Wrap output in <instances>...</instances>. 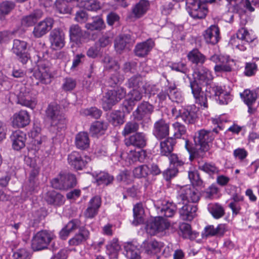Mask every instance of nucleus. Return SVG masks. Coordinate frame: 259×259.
<instances>
[{
    "mask_svg": "<svg viewBox=\"0 0 259 259\" xmlns=\"http://www.w3.org/2000/svg\"><path fill=\"white\" fill-rule=\"evenodd\" d=\"M200 199V193L194 187L184 186L178 191L176 202L178 204H190L197 202Z\"/></svg>",
    "mask_w": 259,
    "mask_h": 259,
    "instance_id": "423d86ee",
    "label": "nucleus"
},
{
    "mask_svg": "<svg viewBox=\"0 0 259 259\" xmlns=\"http://www.w3.org/2000/svg\"><path fill=\"white\" fill-rule=\"evenodd\" d=\"M226 231V228L224 224H219L216 228L213 225H208L202 232V236L203 238L212 236L221 237L224 235Z\"/></svg>",
    "mask_w": 259,
    "mask_h": 259,
    "instance_id": "4be33fe9",
    "label": "nucleus"
},
{
    "mask_svg": "<svg viewBox=\"0 0 259 259\" xmlns=\"http://www.w3.org/2000/svg\"><path fill=\"white\" fill-rule=\"evenodd\" d=\"M101 201L99 196H96L89 202V205L84 212V215L88 218H94L98 213L101 206Z\"/></svg>",
    "mask_w": 259,
    "mask_h": 259,
    "instance_id": "c85d7f7f",
    "label": "nucleus"
},
{
    "mask_svg": "<svg viewBox=\"0 0 259 259\" xmlns=\"http://www.w3.org/2000/svg\"><path fill=\"white\" fill-rule=\"evenodd\" d=\"M11 87V84L8 78L0 71V92L8 91Z\"/></svg>",
    "mask_w": 259,
    "mask_h": 259,
    "instance_id": "0e129e2a",
    "label": "nucleus"
},
{
    "mask_svg": "<svg viewBox=\"0 0 259 259\" xmlns=\"http://www.w3.org/2000/svg\"><path fill=\"white\" fill-rule=\"evenodd\" d=\"M81 113L85 116H90L95 119H98L102 115V111L96 107L87 108L81 111Z\"/></svg>",
    "mask_w": 259,
    "mask_h": 259,
    "instance_id": "052dcab7",
    "label": "nucleus"
},
{
    "mask_svg": "<svg viewBox=\"0 0 259 259\" xmlns=\"http://www.w3.org/2000/svg\"><path fill=\"white\" fill-rule=\"evenodd\" d=\"M149 3L146 0H140L132 9V14L136 18H139L143 16L147 11Z\"/></svg>",
    "mask_w": 259,
    "mask_h": 259,
    "instance_id": "c9c22d12",
    "label": "nucleus"
},
{
    "mask_svg": "<svg viewBox=\"0 0 259 259\" xmlns=\"http://www.w3.org/2000/svg\"><path fill=\"white\" fill-rule=\"evenodd\" d=\"M120 248L118 240L116 238H114L106 245L107 253L114 258L117 257V253Z\"/></svg>",
    "mask_w": 259,
    "mask_h": 259,
    "instance_id": "79ce46f5",
    "label": "nucleus"
},
{
    "mask_svg": "<svg viewBox=\"0 0 259 259\" xmlns=\"http://www.w3.org/2000/svg\"><path fill=\"white\" fill-rule=\"evenodd\" d=\"M167 92H169V98L172 101L179 102L181 100L182 96L181 93L178 91L175 83L169 85Z\"/></svg>",
    "mask_w": 259,
    "mask_h": 259,
    "instance_id": "603ef678",
    "label": "nucleus"
},
{
    "mask_svg": "<svg viewBox=\"0 0 259 259\" xmlns=\"http://www.w3.org/2000/svg\"><path fill=\"white\" fill-rule=\"evenodd\" d=\"M170 67L172 70L182 72L185 74L189 71L186 64L182 62L172 63Z\"/></svg>",
    "mask_w": 259,
    "mask_h": 259,
    "instance_id": "69168bd1",
    "label": "nucleus"
},
{
    "mask_svg": "<svg viewBox=\"0 0 259 259\" xmlns=\"http://www.w3.org/2000/svg\"><path fill=\"white\" fill-rule=\"evenodd\" d=\"M27 44L26 41L19 39H14L12 48L13 52L16 55L18 59L23 64H26L29 57L26 52Z\"/></svg>",
    "mask_w": 259,
    "mask_h": 259,
    "instance_id": "2eb2a0df",
    "label": "nucleus"
},
{
    "mask_svg": "<svg viewBox=\"0 0 259 259\" xmlns=\"http://www.w3.org/2000/svg\"><path fill=\"white\" fill-rule=\"evenodd\" d=\"M205 40L207 44H216L220 39V30L218 26L211 25L203 33Z\"/></svg>",
    "mask_w": 259,
    "mask_h": 259,
    "instance_id": "bb28decb",
    "label": "nucleus"
},
{
    "mask_svg": "<svg viewBox=\"0 0 259 259\" xmlns=\"http://www.w3.org/2000/svg\"><path fill=\"white\" fill-rule=\"evenodd\" d=\"M142 248L145 251V252L148 254H155L160 252L162 244L155 240H152L149 241H145L143 242Z\"/></svg>",
    "mask_w": 259,
    "mask_h": 259,
    "instance_id": "c756f323",
    "label": "nucleus"
},
{
    "mask_svg": "<svg viewBox=\"0 0 259 259\" xmlns=\"http://www.w3.org/2000/svg\"><path fill=\"white\" fill-rule=\"evenodd\" d=\"M109 121L114 126L122 124L124 122V116L120 111H115L110 114Z\"/></svg>",
    "mask_w": 259,
    "mask_h": 259,
    "instance_id": "864d4df0",
    "label": "nucleus"
},
{
    "mask_svg": "<svg viewBox=\"0 0 259 259\" xmlns=\"http://www.w3.org/2000/svg\"><path fill=\"white\" fill-rule=\"evenodd\" d=\"M49 40L54 50H59L65 45V34L60 28L54 29L49 35Z\"/></svg>",
    "mask_w": 259,
    "mask_h": 259,
    "instance_id": "f3484780",
    "label": "nucleus"
},
{
    "mask_svg": "<svg viewBox=\"0 0 259 259\" xmlns=\"http://www.w3.org/2000/svg\"><path fill=\"white\" fill-rule=\"evenodd\" d=\"M154 46V41L151 39L139 43L136 45L134 49L136 56L144 57L147 55Z\"/></svg>",
    "mask_w": 259,
    "mask_h": 259,
    "instance_id": "393cba45",
    "label": "nucleus"
},
{
    "mask_svg": "<svg viewBox=\"0 0 259 259\" xmlns=\"http://www.w3.org/2000/svg\"><path fill=\"white\" fill-rule=\"evenodd\" d=\"M126 91L123 88L109 91L102 99V107L105 111L111 109L112 107L124 98Z\"/></svg>",
    "mask_w": 259,
    "mask_h": 259,
    "instance_id": "6e6552de",
    "label": "nucleus"
},
{
    "mask_svg": "<svg viewBox=\"0 0 259 259\" xmlns=\"http://www.w3.org/2000/svg\"><path fill=\"white\" fill-rule=\"evenodd\" d=\"M54 235L46 230L38 232L32 238L31 246L34 251L40 250L47 248L53 239Z\"/></svg>",
    "mask_w": 259,
    "mask_h": 259,
    "instance_id": "1a4fd4ad",
    "label": "nucleus"
},
{
    "mask_svg": "<svg viewBox=\"0 0 259 259\" xmlns=\"http://www.w3.org/2000/svg\"><path fill=\"white\" fill-rule=\"evenodd\" d=\"M174 128V136L175 138H181L187 132L186 126L179 122H176L172 124Z\"/></svg>",
    "mask_w": 259,
    "mask_h": 259,
    "instance_id": "5fc2aeb1",
    "label": "nucleus"
},
{
    "mask_svg": "<svg viewBox=\"0 0 259 259\" xmlns=\"http://www.w3.org/2000/svg\"><path fill=\"white\" fill-rule=\"evenodd\" d=\"M176 143L175 139L172 137L166 138L161 141L160 143L161 154L166 156L170 154Z\"/></svg>",
    "mask_w": 259,
    "mask_h": 259,
    "instance_id": "e433bc0d",
    "label": "nucleus"
},
{
    "mask_svg": "<svg viewBox=\"0 0 259 259\" xmlns=\"http://www.w3.org/2000/svg\"><path fill=\"white\" fill-rule=\"evenodd\" d=\"M240 96L243 99L244 103L247 105H252L256 101V93L249 90H245L243 93L240 94Z\"/></svg>",
    "mask_w": 259,
    "mask_h": 259,
    "instance_id": "49530a36",
    "label": "nucleus"
},
{
    "mask_svg": "<svg viewBox=\"0 0 259 259\" xmlns=\"http://www.w3.org/2000/svg\"><path fill=\"white\" fill-rule=\"evenodd\" d=\"M197 111L198 109L194 105L182 107L179 110V114L176 117L181 118L187 124H193L197 117Z\"/></svg>",
    "mask_w": 259,
    "mask_h": 259,
    "instance_id": "4468645a",
    "label": "nucleus"
},
{
    "mask_svg": "<svg viewBox=\"0 0 259 259\" xmlns=\"http://www.w3.org/2000/svg\"><path fill=\"white\" fill-rule=\"evenodd\" d=\"M232 199L233 201L229 203V207L232 209L233 213L236 215L239 212L240 209L238 202L242 201L243 197L238 193H235L232 196Z\"/></svg>",
    "mask_w": 259,
    "mask_h": 259,
    "instance_id": "8fccbe9b",
    "label": "nucleus"
},
{
    "mask_svg": "<svg viewBox=\"0 0 259 259\" xmlns=\"http://www.w3.org/2000/svg\"><path fill=\"white\" fill-rule=\"evenodd\" d=\"M45 200L50 204L60 206L64 202V196L55 191L48 192L45 196Z\"/></svg>",
    "mask_w": 259,
    "mask_h": 259,
    "instance_id": "72a5a7b5",
    "label": "nucleus"
},
{
    "mask_svg": "<svg viewBox=\"0 0 259 259\" xmlns=\"http://www.w3.org/2000/svg\"><path fill=\"white\" fill-rule=\"evenodd\" d=\"M53 188L61 190H66L75 186L76 179L75 176L71 173H60L51 181Z\"/></svg>",
    "mask_w": 259,
    "mask_h": 259,
    "instance_id": "0eeeda50",
    "label": "nucleus"
},
{
    "mask_svg": "<svg viewBox=\"0 0 259 259\" xmlns=\"http://www.w3.org/2000/svg\"><path fill=\"white\" fill-rule=\"evenodd\" d=\"M134 219L133 224L134 225H138L143 222L144 220L143 215L144 214V210L141 204H136L133 208Z\"/></svg>",
    "mask_w": 259,
    "mask_h": 259,
    "instance_id": "37998d69",
    "label": "nucleus"
},
{
    "mask_svg": "<svg viewBox=\"0 0 259 259\" xmlns=\"http://www.w3.org/2000/svg\"><path fill=\"white\" fill-rule=\"evenodd\" d=\"M193 80L191 81L190 86L196 102L204 107H207V96L202 91V87L207 84L212 76L210 72L206 68L195 69L193 73Z\"/></svg>",
    "mask_w": 259,
    "mask_h": 259,
    "instance_id": "7ed1b4c3",
    "label": "nucleus"
},
{
    "mask_svg": "<svg viewBox=\"0 0 259 259\" xmlns=\"http://www.w3.org/2000/svg\"><path fill=\"white\" fill-rule=\"evenodd\" d=\"M150 171V168L147 165H142L136 167L133 173L137 178L146 177L148 176Z\"/></svg>",
    "mask_w": 259,
    "mask_h": 259,
    "instance_id": "e2e57ef3",
    "label": "nucleus"
},
{
    "mask_svg": "<svg viewBox=\"0 0 259 259\" xmlns=\"http://www.w3.org/2000/svg\"><path fill=\"white\" fill-rule=\"evenodd\" d=\"M188 177L193 185L202 186L203 181L200 177L198 172L196 170H190L188 172Z\"/></svg>",
    "mask_w": 259,
    "mask_h": 259,
    "instance_id": "680f3d73",
    "label": "nucleus"
},
{
    "mask_svg": "<svg viewBox=\"0 0 259 259\" xmlns=\"http://www.w3.org/2000/svg\"><path fill=\"white\" fill-rule=\"evenodd\" d=\"M90 236V232L84 227L79 228V232L70 239L68 243L70 246H77L85 242Z\"/></svg>",
    "mask_w": 259,
    "mask_h": 259,
    "instance_id": "7c9ffc66",
    "label": "nucleus"
},
{
    "mask_svg": "<svg viewBox=\"0 0 259 259\" xmlns=\"http://www.w3.org/2000/svg\"><path fill=\"white\" fill-rule=\"evenodd\" d=\"M212 122L214 124H218L217 128H214L212 131L202 129L195 133L194 137L195 146L188 140H185V146L190 154L189 159L191 161L195 158H203L206 152L209 149V144L214 138L213 133H219L218 128L222 130L220 125L222 120L220 118L213 119Z\"/></svg>",
    "mask_w": 259,
    "mask_h": 259,
    "instance_id": "f257e3e1",
    "label": "nucleus"
},
{
    "mask_svg": "<svg viewBox=\"0 0 259 259\" xmlns=\"http://www.w3.org/2000/svg\"><path fill=\"white\" fill-rule=\"evenodd\" d=\"M209 60L216 64L214 67L215 72H231L232 70L233 60L217 54L211 56Z\"/></svg>",
    "mask_w": 259,
    "mask_h": 259,
    "instance_id": "9b49d317",
    "label": "nucleus"
},
{
    "mask_svg": "<svg viewBox=\"0 0 259 259\" xmlns=\"http://www.w3.org/2000/svg\"><path fill=\"white\" fill-rule=\"evenodd\" d=\"M33 76L41 83H50L53 77L50 63L48 62H40L38 68L33 73Z\"/></svg>",
    "mask_w": 259,
    "mask_h": 259,
    "instance_id": "9d476101",
    "label": "nucleus"
},
{
    "mask_svg": "<svg viewBox=\"0 0 259 259\" xmlns=\"http://www.w3.org/2000/svg\"><path fill=\"white\" fill-rule=\"evenodd\" d=\"M157 213L160 215L155 217L154 220L147 223L146 230L150 235H154L158 232H162L167 229L170 223L163 217L171 218L174 216L176 211V206L171 203L163 201L157 202L155 204Z\"/></svg>",
    "mask_w": 259,
    "mask_h": 259,
    "instance_id": "f03ea898",
    "label": "nucleus"
},
{
    "mask_svg": "<svg viewBox=\"0 0 259 259\" xmlns=\"http://www.w3.org/2000/svg\"><path fill=\"white\" fill-rule=\"evenodd\" d=\"M29 252L24 248L18 249L13 253V259H29Z\"/></svg>",
    "mask_w": 259,
    "mask_h": 259,
    "instance_id": "774afa93",
    "label": "nucleus"
},
{
    "mask_svg": "<svg viewBox=\"0 0 259 259\" xmlns=\"http://www.w3.org/2000/svg\"><path fill=\"white\" fill-rule=\"evenodd\" d=\"M180 209L179 213L182 220L191 221L196 215L197 207L196 205L192 204H183Z\"/></svg>",
    "mask_w": 259,
    "mask_h": 259,
    "instance_id": "a878e982",
    "label": "nucleus"
},
{
    "mask_svg": "<svg viewBox=\"0 0 259 259\" xmlns=\"http://www.w3.org/2000/svg\"><path fill=\"white\" fill-rule=\"evenodd\" d=\"M54 21L51 17L39 22L34 27L32 34L35 38H38L46 34L53 28Z\"/></svg>",
    "mask_w": 259,
    "mask_h": 259,
    "instance_id": "ddd939ff",
    "label": "nucleus"
},
{
    "mask_svg": "<svg viewBox=\"0 0 259 259\" xmlns=\"http://www.w3.org/2000/svg\"><path fill=\"white\" fill-rule=\"evenodd\" d=\"M15 4L12 1H4L0 4V19H5V16L14 9Z\"/></svg>",
    "mask_w": 259,
    "mask_h": 259,
    "instance_id": "ea45409f",
    "label": "nucleus"
},
{
    "mask_svg": "<svg viewBox=\"0 0 259 259\" xmlns=\"http://www.w3.org/2000/svg\"><path fill=\"white\" fill-rule=\"evenodd\" d=\"M67 159L69 165L77 170L83 169L91 160L90 157L83 156L81 153L76 151L69 154Z\"/></svg>",
    "mask_w": 259,
    "mask_h": 259,
    "instance_id": "f8f14e48",
    "label": "nucleus"
},
{
    "mask_svg": "<svg viewBox=\"0 0 259 259\" xmlns=\"http://www.w3.org/2000/svg\"><path fill=\"white\" fill-rule=\"evenodd\" d=\"M150 88L149 85H142V87L139 89H134L131 91V99L135 101L141 100L143 97V94H147L149 92L148 88Z\"/></svg>",
    "mask_w": 259,
    "mask_h": 259,
    "instance_id": "a18cd8bd",
    "label": "nucleus"
},
{
    "mask_svg": "<svg viewBox=\"0 0 259 259\" xmlns=\"http://www.w3.org/2000/svg\"><path fill=\"white\" fill-rule=\"evenodd\" d=\"M169 124L163 119L156 121L153 125V134L159 140L165 139L168 136Z\"/></svg>",
    "mask_w": 259,
    "mask_h": 259,
    "instance_id": "dca6fc26",
    "label": "nucleus"
},
{
    "mask_svg": "<svg viewBox=\"0 0 259 259\" xmlns=\"http://www.w3.org/2000/svg\"><path fill=\"white\" fill-rule=\"evenodd\" d=\"M124 80V76L119 72L115 71L112 74L109 78L107 83L108 85L113 87L116 84L121 83Z\"/></svg>",
    "mask_w": 259,
    "mask_h": 259,
    "instance_id": "4d7b16f0",
    "label": "nucleus"
},
{
    "mask_svg": "<svg viewBox=\"0 0 259 259\" xmlns=\"http://www.w3.org/2000/svg\"><path fill=\"white\" fill-rule=\"evenodd\" d=\"M199 169L209 174L212 175L217 174L219 172V168L214 164L206 162L203 164L199 165Z\"/></svg>",
    "mask_w": 259,
    "mask_h": 259,
    "instance_id": "13d9d810",
    "label": "nucleus"
},
{
    "mask_svg": "<svg viewBox=\"0 0 259 259\" xmlns=\"http://www.w3.org/2000/svg\"><path fill=\"white\" fill-rule=\"evenodd\" d=\"M143 82V78L141 75L139 74L134 75L130 77L127 80L125 85L131 89H139L144 85Z\"/></svg>",
    "mask_w": 259,
    "mask_h": 259,
    "instance_id": "a19ab883",
    "label": "nucleus"
},
{
    "mask_svg": "<svg viewBox=\"0 0 259 259\" xmlns=\"http://www.w3.org/2000/svg\"><path fill=\"white\" fill-rule=\"evenodd\" d=\"M154 106L148 102L143 101L138 106L133 112L134 118L137 120H141L144 118H150V115L154 111Z\"/></svg>",
    "mask_w": 259,
    "mask_h": 259,
    "instance_id": "a211bd4d",
    "label": "nucleus"
},
{
    "mask_svg": "<svg viewBox=\"0 0 259 259\" xmlns=\"http://www.w3.org/2000/svg\"><path fill=\"white\" fill-rule=\"evenodd\" d=\"M42 15L41 11H35L30 15L23 17L21 20L22 24L27 27L32 26L42 17Z\"/></svg>",
    "mask_w": 259,
    "mask_h": 259,
    "instance_id": "4c0bfd02",
    "label": "nucleus"
},
{
    "mask_svg": "<svg viewBox=\"0 0 259 259\" xmlns=\"http://www.w3.org/2000/svg\"><path fill=\"white\" fill-rule=\"evenodd\" d=\"M139 128V124L136 121L132 120L126 122L124 125L122 135L126 136L136 132Z\"/></svg>",
    "mask_w": 259,
    "mask_h": 259,
    "instance_id": "3c124183",
    "label": "nucleus"
},
{
    "mask_svg": "<svg viewBox=\"0 0 259 259\" xmlns=\"http://www.w3.org/2000/svg\"><path fill=\"white\" fill-rule=\"evenodd\" d=\"M208 210L215 219L221 218L225 214L223 207L218 203L209 204Z\"/></svg>",
    "mask_w": 259,
    "mask_h": 259,
    "instance_id": "c03bdc74",
    "label": "nucleus"
},
{
    "mask_svg": "<svg viewBox=\"0 0 259 259\" xmlns=\"http://www.w3.org/2000/svg\"><path fill=\"white\" fill-rule=\"evenodd\" d=\"M46 116L50 119L51 123V131L56 133H59L65 128L66 125V118L61 112L60 106L56 104H50L46 111Z\"/></svg>",
    "mask_w": 259,
    "mask_h": 259,
    "instance_id": "20e7f679",
    "label": "nucleus"
},
{
    "mask_svg": "<svg viewBox=\"0 0 259 259\" xmlns=\"http://www.w3.org/2000/svg\"><path fill=\"white\" fill-rule=\"evenodd\" d=\"M207 0H186V10L194 19H203L208 13Z\"/></svg>",
    "mask_w": 259,
    "mask_h": 259,
    "instance_id": "39448f33",
    "label": "nucleus"
},
{
    "mask_svg": "<svg viewBox=\"0 0 259 259\" xmlns=\"http://www.w3.org/2000/svg\"><path fill=\"white\" fill-rule=\"evenodd\" d=\"M57 10L60 13L69 14L71 11V7L69 6L68 2L64 0H58L55 3Z\"/></svg>",
    "mask_w": 259,
    "mask_h": 259,
    "instance_id": "bf43d9fd",
    "label": "nucleus"
},
{
    "mask_svg": "<svg viewBox=\"0 0 259 259\" xmlns=\"http://www.w3.org/2000/svg\"><path fill=\"white\" fill-rule=\"evenodd\" d=\"M114 178L112 176L105 172H100L96 174V180L98 185L105 184L108 185L111 184Z\"/></svg>",
    "mask_w": 259,
    "mask_h": 259,
    "instance_id": "09e8293b",
    "label": "nucleus"
},
{
    "mask_svg": "<svg viewBox=\"0 0 259 259\" xmlns=\"http://www.w3.org/2000/svg\"><path fill=\"white\" fill-rule=\"evenodd\" d=\"M206 93L209 94L210 97H215L216 100L219 101L221 104H227L229 99L228 94L224 91L221 87L210 86L206 89Z\"/></svg>",
    "mask_w": 259,
    "mask_h": 259,
    "instance_id": "6ab92c4d",
    "label": "nucleus"
},
{
    "mask_svg": "<svg viewBox=\"0 0 259 259\" xmlns=\"http://www.w3.org/2000/svg\"><path fill=\"white\" fill-rule=\"evenodd\" d=\"M104 27V22L103 19L100 17L96 18L92 23H87L85 26V27L87 29L91 30L92 31L101 30Z\"/></svg>",
    "mask_w": 259,
    "mask_h": 259,
    "instance_id": "6e6d98bb",
    "label": "nucleus"
},
{
    "mask_svg": "<svg viewBox=\"0 0 259 259\" xmlns=\"http://www.w3.org/2000/svg\"><path fill=\"white\" fill-rule=\"evenodd\" d=\"M75 145L78 149L85 150L89 147L90 140L87 133L79 132L75 136Z\"/></svg>",
    "mask_w": 259,
    "mask_h": 259,
    "instance_id": "58836bf2",
    "label": "nucleus"
},
{
    "mask_svg": "<svg viewBox=\"0 0 259 259\" xmlns=\"http://www.w3.org/2000/svg\"><path fill=\"white\" fill-rule=\"evenodd\" d=\"M10 139L13 149L18 151L25 146L26 135L20 131H16L11 134Z\"/></svg>",
    "mask_w": 259,
    "mask_h": 259,
    "instance_id": "cd10ccee",
    "label": "nucleus"
},
{
    "mask_svg": "<svg viewBox=\"0 0 259 259\" xmlns=\"http://www.w3.org/2000/svg\"><path fill=\"white\" fill-rule=\"evenodd\" d=\"M29 117L27 112L21 110L13 115L12 123L13 126L23 127L29 124Z\"/></svg>",
    "mask_w": 259,
    "mask_h": 259,
    "instance_id": "2f4dec72",
    "label": "nucleus"
},
{
    "mask_svg": "<svg viewBox=\"0 0 259 259\" xmlns=\"http://www.w3.org/2000/svg\"><path fill=\"white\" fill-rule=\"evenodd\" d=\"M17 99V103L23 106L28 107L32 109L35 106V98L32 96V93L29 91H27L25 89L23 90L22 89L18 95Z\"/></svg>",
    "mask_w": 259,
    "mask_h": 259,
    "instance_id": "b1692460",
    "label": "nucleus"
},
{
    "mask_svg": "<svg viewBox=\"0 0 259 259\" xmlns=\"http://www.w3.org/2000/svg\"><path fill=\"white\" fill-rule=\"evenodd\" d=\"M237 39L238 41L241 40L242 45L238 44L236 46L241 51H244L246 49L245 45H248L249 42L252 41V39L250 37L247 29L244 28H242L239 29L236 33ZM239 43V41H238Z\"/></svg>",
    "mask_w": 259,
    "mask_h": 259,
    "instance_id": "473e14b6",
    "label": "nucleus"
},
{
    "mask_svg": "<svg viewBox=\"0 0 259 259\" xmlns=\"http://www.w3.org/2000/svg\"><path fill=\"white\" fill-rule=\"evenodd\" d=\"M188 60L192 64H195V69L204 68L202 65L206 61V57L198 49H193L187 54Z\"/></svg>",
    "mask_w": 259,
    "mask_h": 259,
    "instance_id": "5701e85b",
    "label": "nucleus"
},
{
    "mask_svg": "<svg viewBox=\"0 0 259 259\" xmlns=\"http://www.w3.org/2000/svg\"><path fill=\"white\" fill-rule=\"evenodd\" d=\"M69 33L71 47H80L83 38V32L81 27L78 24H73L69 28Z\"/></svg>",
    "mask_w": 259,
    "mask_h": 259,
    "instance_id": "aec40b11",
    "label": "nucleus"
},
{
    "mask_svg": "<svg viewBox=\"0 0 259 259\" xmlns=\"http://www.w3.org/2000/svg\"><path fill=\"white\" fill-rule=\"evenodd\" d=\"M132 42L130 34H121L115 39L114 47L117 53L121 54L126 46Z\"/></svg>",
    "mask_w": 259,
    "mask_h": 259,
    "instance_id": "f704fd0d",
    "label": "nucleus"
},
{
    "mask_svg": "<svg viewBox=\"0 0 259 259\" xmlns=\"http://www.w3.org/2000/svg\"><path fill=\"white\" fill-rule=\"evenodd\" d=\"M146 141L145 134L140 132L136 133L124 140L126 146H133L139 148H142L145 147L146 145Z\"/></svg>",
    "mask_w": 259,
    "mask_h": 259,
    "instance_id": "412c9836",
    "label": "nucleus"
},
{
    "mask_svg": "<svg viewBox=\"0 0 259 259\" xmlns=\"http://www.w3.org/2000/svg\"><path fill=\"white\" fill-rule=\"evenodd\" d=\"M126 255L129 259H141L136 247L131 243L128 242L124 245Z\"/></svg>",
    "mask_w": 259,
    "mask_h": 259,
    "instance_id": "de8ad7c7",
    "label": "nucleus"
},
{
    "mask_svg": "<svg viewBox=\"0 0 259 259\" xmlns=\"http://www.w3.org/2000/svg\"><path fill=\"white\" fill-rule=\"evenodd\" d=\"M107 127V124L104 122L97 121L92 125L91 130L94 134H98L102 131L106 130Z\"/></svg>",
    "mask_w": 259,
    "mask_h": 259,
    "instance_id": "338daca9",
    "label": "nucleus"
}]
</instances>
